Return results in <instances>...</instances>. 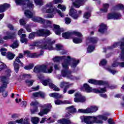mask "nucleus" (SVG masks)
I'll return each mask as SVG.
<instances>
[{
	"mask_svg": "<svg viewBox=\"0 0 124 124\" xmlns=\"http://www.w3.org/2000/svg\"><path fill=\"white\" fill-rule=\"evenodd\" d=\"M15 123H17V124H30V123H29V120L28 119H24L23 120V119H20L16 120V122H10L8 123V124H15Z\"/></svg>",
	"mask_w": 124,
	"mask_h": 124,
	"instance_id": "obj_22",
	"label": "nucleus"
},
{
	"mask_svg": "<svg viewBox=\"0 0 124 124\" xmlns=\"http://www.w3.org/2000/svg\"><path fill=\"white\" fill-rule=\"evenodd\" d=\"M24 55H27L29 58H38L40 56L36 53H31L29 50L24 51Z\"/></svg>",
	"mask_w": 124,
	"mask_h": 124,
	"instance_id": "obj_23",
	"label": "nucleus"
},
{
	"mask_svg": "<svg viewBox=\"0 0 124 124\" xmlns=\"http://www.w3.org/2000/svg\"><path fill=\"white\" fill-rule=\"evenodd\" d=\"M90 108L91 111H92V113H94V112H96L98 110V108L95 106H91Z\"/></svg>",
	"mask_w": 124,
	"mask_h": 124,
	"instance_id": "obj_48",
	"label": "nucleus"
},
{
	"mask_svg": "<svg viewBox=\"0 0 124 124\" xmlns=\"http://www.w3.org/2000/svg\"><path fill=\"white\" fill-rule=\"evenodd\" d=\"M69 15L71 16L73 19H77L79 17V14H77V11L74 10L73 8H71L70 10Z\"/></svg>",
	"mask_w": 124,
	"mask_h": 124,
	"instance_id": "obj_18",
	"label": "nucleus"
},
{
	"mask_svg": "<svg viewBox=\"0 0 124 124\" xmlns=\"http://www.w3.org/2000/svg\"><path fill=\"white\" fill-rule=\"evenodd\" d=\"M62 49V46L61 44H57L56 45V49L57 51H61Z\"/></svg>",
	"mask_w": 124,
	"mask_h": 124,
	"instance_id": "obj_54",
	"label": "nucleus"
},
{
	"mask_svg": "<svg viewBox=\"0 0 124 124\" xmlns=\"http://www.w3.org/2000/svg\"><path fill=\"white\" fill-rule=\"evenodd\" d=\"M107 63V61L105 59H103L100 61V65H106Z\"/></svg>",
	"mask_w": 124,
	"mask_h": 124,
	"instance_id": "obj_56",
	"label": "nucleus"
},
{
	"mask_svg": "<svg viewBox=\"0 0 124 124\" xmlns=\"http://www.w3.org/2000/svg\"><path fill=\"white\" fill-rule=\"evenodd\" d=\"M122 16L119 13H111L109 14L108 16V19L109 20L111 19H121Z\"/></svg>",
	"mask_w": 124,
	"mask_h": 124,
	"instance_id": "obj_15",
	"label": "nucleus"
},
{
	"mask_svg": "<svg viewBox=\"0 0 124 124\" xmlns=\"http://www.w3.org/2000/svg\"><path fill=\"white\" fill-rule=\"evenodd\" d=\"M34 81L33 80H27L26 81V83L27 84V86H29V87H31V86H32V84H33V82Z\"/></svg>",
	"mask_w": 124,
	"mask_h": 124,
	"instance_id": "obj_53",
	"label": "nucleus"
},
{
	"mask_svg": "<svg viewBox=\"0 0 124 124\" xmlns=\"http://www.w3.org/2000/svg\"><path fill=\"white\" fill-rule=\"evenodd\" d=\"M31 106H32L34 108L33 110H31L32 114H34L36 112H38V108H37V105H38V102H32L31 104Z\"/></svg>",
	"mask_w": 124,
	"mask_h": 124,
	"instance_id": "obj_21",
	"label": "nucleus"
},
{
	"mask_svg": "<svg viewBox=\"0 0 124 124\" xmlns=\"http://www.w3.org/2000/svg\"><path fill=\"white\" fill-rule=\"evenodd\" d=\"M118 8H120V9H122V10L124 9V5L122 4L118 5Z\"/></svg>",
	"mask_w": 124,
	"mask_h": 124,
	"instance_id": "obj_64",
	"label": "nucleus"
},
{
	"mask_svg": "<svg viewBox=\"0 0 124 124\" xmlns=\"http://www.w3.org/2000/svg\"><path fill=\"white\" fill-rule=\"evenodd\" d=\"M44 70V64L41 65H37L34 68V72L35 73H39V72H43Z\"/></svg>",
	"mask_w": 124,
	"mask_h": 124,
	"instance_id": "obj_20",
	"label": "nucleus"
},
{
	"mask_svg": "<svg viewBox=\"0 0 124 124\" xmlns=\"http://www.w3.org/2000/svg\"><path fill=\"white\" fill-rule=\"evenodd\" d=\"M23 32H25V31H24V29H21L17 33L18 35H21L22 33H23Z\"/></svg>",
	"mask_w": 124,
	"mask_h": 124,
	"instance_id": "obj_63",
	"label": "nucleus"
},
{
	"mask_svg": "<svg viewBox=\"0 0 124 124\" xmlns=\"http://www.w3.org/2000/svg\"><path fill=\"white\" fill-rule=\"evenodd\" d=\"M17 62H18V63H20L21 66H24V63H23V62H21V61L20 60V58L19 57H16V58L15 60V61L14 62V64H18Z\"/></svg>",
	"mask_w": 124,
	"mask_h": 124,
	"instance_id": "obj_41",
	"label": "nucleus"
},
{
	"mask_svg": "<svg viewBox=\"0 0 124 124\" xmlns=\"http://www.w3.org/2000/svg\"><path fill=\"white\" fill-rule=\"evenodd\" d=\"M91 17V13L86 12L84 14L83 18L84 19H89Z\"/></svg>",
	"mask_w": 124,
	"mask_h": 124,
	"instance_id": "obj_49",
	"label": "nucleus"
},
{
	"mask_svg": "<svg viewBox=\"0 0 124 124\" xmlns=\"http://www.w3.org/2000/svg\"><path fill=\"white\" fill-rule=\"evenodd\" d=\"M33 66H34V65H33V64H30L27 66H25L24 67V69H26V70H30L31 69H32V68H33Z\"/></svg>",
	"mask_w": 124,
	"mask_h": 124,
	"instance_id": "obj_44",
	"label": "nucleus"
},
{
	"mask_svg": "<svg viewBox=\"0 0 124 124\" xmlns=\"http://www.w3.org/2000/svg\"><path fill=\"white\" fill-rule=\"evenodd\" d=\"M32 95L34 97H39V96H40L41 97L43 98L45 96L46 94H45V93L43 92H39L37 93H33Z\"/></svg>",
	"mask_w": 124,
	"mask_h": 124,
	"instance_id": "obj_33",
	"label": "nucleus"
},
{
	"mask_svg": "<svg viewBox=\"0 0 124 124\" xmlns=\"http://www.w3.org/2000/svg\"><path fill=\"white\" fill-rule=\"evenodd\" d=\"M65 23L66 25H69L71 23V19L68 17L65 18Z\"/></svg>",
	"mask_w": 124,
	"mask_h": 124,
	"instance_id": "obj_55",
	"label": "nucleus"
},
{
	"mask_svg": "<svg viewBox=\"0 0 124 124\" xmlns=\"http://www.w3.org/2000/svg\"><path fill=\"white\" fill-rule=\"evenodd\" d=\"M34 1L37 5H43V4L42 0H34Z\"/></svg>",
	"mask_w": 124,
	"mask_h": 124,
	"instance_id": "obj_50",
	"label": "nucleus"
},
{
	"mask_svg": "<svg viewBox=\"0 0 124 124\" xmlns=\"http://www.w3.org/2000/svg\"><path fill=\"white\" fill-rule=\"evenodd\" d=\"M88 83H90V84H93V85H104V84H106V82H104L102 80H96L95 79H90L88 80Z\"/></svg>",
	"mask_w": 124,
	"mask_h": 124,
	"instance_id": "obj_19",
	"label": "nucleus"
},
{
	"mask_svg": "<svg viewBox=\"0 0 124 124\" xmlns=\"http://www.w3.org/2000/svg\"><path fill=\"white\" fill-rule=\"evenodd\" d=\"M70 86L69 83L65 81L62 82L60 83V88H69Z\"/></svg>",
	"mask_w": 124,
	"mask_h": 124,
	"instance_id": "obj_35",
	"label": "nucleus"
},
{
	"mask_svg": "<svg viewBox=\"0 0 124 124\" xmlns=\"http://www.w3.org/2000/svg\"><path fill=\"white\" fill-rule=\"evenodd\" d=\"M67 59L62 63L63 70L61 71V74L63 77H66L72 79V80H74L75 77L71 75V71H68V65H69L70 61H72L71 66L72 68H75L79 63V61L75 58H71L69 56H67Z\"/></svg>",
	"mask_w": 124,
	"mask_h": 124,
	"instance_id": "obj_1",
	"label": "nucleus"
},
{
	"mask_svg": "<svg viewBox=\"0 0 124 124\" xmlns=\"http://www.w3.org/2000/svg\"><path fill=\"white\" fill-rule=\"evenodd\" d=\"M18 46H19V44H18V42L16 41L10 46V47L12 48V49H16V48H17Z\"/></svg>",
	"mask_w": 124,
	"mask_h": 124,
	"instance_id": "obj_45",
	"label": "nucleus"
},
{
	"mask_svg": "<svg viewBox=\"0 0 124 124\" xmlns=\"http://www.w3.org/2000/svg\"><path fill=\"white\" fill-rule=\"evenodd\" d=\"M10 73H11V70L10 69H7L6 71V74H7V77L5 76H2L1 77V80L3 83V85L2 86L0 87V92L2 93L4 92L5 89H6L7 87V84H8L9 78L8 77H10Z\"/></svg>",
	"mask_w": 124,
	"mask_h": 124,
	"instance_id": "obj_5",
	"label": "nucleus"
},
{
	"mask_svg": "<svg viewBox=\"0 0 124 124\" xmlns=\"http://www.w3.org/2000/svg\"><path fill=\"white\" fill-rule=\"evenodd\" d=\"M63 1L62 0H54L53 2L55 4H58V3H62Z\"/></svg>",
	"mask_w": 124,
	"mask_h": 124,
	"instance_id": "obj_60",
	"label": "nucleus"
},
{
	"mask_svg": "<svg viewBox=\"0 0 124 124\" xmlns=\"http://www.w3.org/2000/svg\"><path fill=\"white\" fill-rule=\"evenodd\" d=\"M108 71L110 72V73H112V74H113V75H115V74H116V73H118V72H119L117 70H112L111 69H108Z\"/></svg>",
	"mask_w": 124,
	"mask_h": 124,
	"instance_id": "obj_57",
	"label": "nucleus"
},
{
	"mask_svg": "<svg viewBox=\"0 0 124 124\" xmlns=\"http://www.w3.org/2000/svg\"><path fill=\"white\" fill-rule=\"evenodd\" d=\"M15 57V55L14 54H12L10 52L7 53V58L8 60H13Z\"/></svg>",
	"mask_w": 124,
	"mask_h": 124,
	"instance_id": "obj_42",
	"label": "nucleus"
},
{
	"mask_svg": "<svg viewBox=\"0 0 124 124\" xmlns=\"http://www.w3.org/2000/svg\"><path fill=\"white\" fill-rule=\"evenodd\" d=\"M42 83L43 85H44V86H47V85L48 84L49 88H50V89H53L54 91H55V92H59L60 91V88L54 85L52 82V80H51L50 79L43 80L42 81Z\"/></svg>",
	"mask_w": 124,
	"mask_h": 124,
	"instance_id": "obj_8",
	"label": "nucleus"
},
{
	"mask_svg": "<svg viewBox=\"0 0 124 124\" xmlns=\"http://www.w3.org/2000/svg\"><path fill=\"white\" fill-rule=\"evenodd\" d=\"M78 112V113H83V114H92L93 113L91 108H88L85 109H79Z\"/></svg>",
	"mask_w": 124,
	"mask_h": 124,
	"instance_id": "obj_24",
	"label": "nucleus"
},
{
	"mask_svg": "<svg viewBox=\"0 0 124 124\" xmlns=\"http://www.w3.org/2000/svg\"><path fill=\"white\" fill-rule=\"evenodd\" d=\"M5 67H6V65H5L3 63H0V71H1V70H2V69H4V68H5Z\"/></svg>",
	"mask_w": 124,
	"mask_h": 124,
	"instance_id": "obj_58",
	"label": "nucleus"
},
{
	"mask_svg": "<svg viewBox=\"0 0 124 124\" xmlns=\"http://www.w3.org/2000/svg\"><path fill=\"white\" fill-rule=\"evenodd\" d=\"M75 96L76 97L74 99L75 102H85L86 101V97L82 96L81 93H76Z\"/></svg>",
	"mask_w": 124,
	"mask_h": 124,
	"instance_id": "obj_13",
	"label": "nucleus"
},
{
	"mask_svg": "<svg viewBox=\"0 0 124 124\" xmlns=\"http://www.w3.org/2000/svg\"><path fill=\"white\" fill-rule=\"evenodd\" d=\"M57 7L59 9H61L62 11H65V9H66V7H65L64 5H62L61 4H59Z\"/></svg>",
	"mask_w": 124,
	"mask_h": 124,
	"instance_id": "obj_46",
	"label": "nucleus"
},
{
	"mask_svg": "<svg viewBox=\"0 0 124 124\" xmlns=\"http://www.w3.org/2000/svg\"><path fill=\"white\" fill-rule=\"evenodd\" d=\"M46 13H53L54 11H57L58 14L61 16V17H64V15L63 13H62L61 11H59L57 10L54 6H53V2H50L46 4Z\"/></svg>",
	"mask_w": 124,
	"mask_h": 124,
	"instance_id": "obj_6",
	"label": "nucleus"
},
{
	"mask_svg": "<svg viewBox=\"0 0 124 124\" xmlns=\"http://www.w3.org/2000/svg\"><path fill=\"white\" fill-rule=\"evenodd\" d=\"M7 36H5L3 38V39H4V40H7L8 39H12L13 38H14V37H15V33H12L9 32H7Z\"/></svg>",
	"mask_w": 124,
	"mask_h": 124,
	"instance_id": "obj_28",
	"label": "nucleus"
},
{
	"mask_svg": "<svg viewBox=\"0 0 124 124\" xmlns=\"http://www.w3.org/2000/svg\"><path fill=\"white\" fill-rule=\"evenodd\" d=\"M53 27V31L55 32V33H56V34L57 35H60V34H61V28H60V26L54 24Z\"/></svg>",
	"mask_w": 124,
	"mask_h": 124,
	"instance_id": "obj_32",
	"label": "nucleus"
},
{
	"mask_svg": "<svg viewBox=\"0 0 124 124\" xmlns=\"http://www.w3.org/2000/svg\"><path fill=\"white\" fill-rule=\"evenodd\" d=\"M42 107H46V108L41 109L40 110V112L38 113V115L39 116H41V117H42L43 115H47V114H48V113L50 112V109L52 108V106H51L50 104H46Z\"/></svg>",
	"mask_w": 124,
	"mask_h": 124,
	"instance_id": "obj_12",
	"label": "nucleus"
},
{
	"mask_svg": "<svg viewBox=\"0 0 124 124\" xmlns=\"http://www.w3.org/2000/svg\"><path fill=\"white\" fill-rule=\"evenodd\" d=\"M83 40L82 39V38H74L73 39V41L74 43H75L76 44H78L79 43H81Z\"/></svg>",
	"mask_w": 124,
	"mask_h": 124,
	"instance_id": "obj_38",
	"label": "nucleus"
},
{
	"mask_svg": "<svg viewBox=\"0 0 124 124\" xmlns=\"http://www.w3.org/2000/svg\"><path fill=\"white\" fill-rule=\"evenodd\" d=\"M31 122L33 124H38L39 123V118L34 117L31 118Z\"/></svg>",
	"mask_w": 124,
	"mask_h": 124,
	"instance_id": "obj_36",
	"label": "nucleus"
},
{
	"mask_svg": "<svg viewBox=\"0 0 124 124\" xmlns=\"http://www.w3.org/2000/svg\"><path fill=\"white\" fill-rule=\"evenodd\" d=\"M32 20L33 21V22H35V23L38 22V23H45V20L43 19L41 17H37V16H32Z\"/></svg>",
	"mask_w": 124,
	"mask_h": 124,
	"instance_id": "obj_27",
	"label": "nucleus"
},
{
	"mask_svg": "<svg viewBox=\"0 0 124 124\" xmlns=\"http://www.w3.org/2000/svg\"><path fill=\"white\" fill-rule=\"evenodd\" d=\"M110 5L108 3L104 4L103 5V8L100 9V11L102 13H105L108 11V9Z\"/></svg>",
	"mask_w": 124,
	"mask_h": 124,
	"instance_id": "obj_34",
	"label": "nucleus"
},
{
	"mask_svg": "<svg viewBox=\"0 0 124 124\" xmlns=\"http://www.w3.org/2000/svg\"><path fill=\"white\" fill-rule=\"evenodd\" d=\"M107 30V27L106 26V25L101 23L100 25V28L98 30V31L100 32L101 33H104L105 31Z\"/></svg>",
	"mask_w": 124,
	"mask_h": 124,
	"instance_id": "obj_29",
	"label": "nucleus"
},
{
	"mask_svg": "<svg viewBox=\"0 0 124 124\" xmlns=\"http://www.w3.org/2000/svg\"><path fill=\"white\" fill-rule=\"evenodd\" d=\"M19 23L21 26H24V25H26V21H25L24 18L20 19L19 20Z\"/></svg>",
	"mask_w": 124,
	"mask_h": 124,
	"instance_id": "obj_61",
	"label": "nucleus"
},
{
	"mask_svg": "<svg viewBox=\"0 0 124 124\" xmlns=\"http://www.w3.org/2000/svg\"><path fill=\"white\" fill-rule=\"evenodd\" d=\"M53 65H49V66H47L45 64H44V73L50 74L53 72Z\"/></svg>",
	"mask_w": 124,
	"mask_h": 124,
	"instance_id": "obj_17",
	"label": "nucleus"
},
{
	"mask_svg": "<svg viewBox=\"0 0 124 124\" xmlns=\"http://www.w3.org/2000/svg\"><path fill=\"white\" fill-rule=\"evenodd\" d=\"M119 45L120 46L121 53L119 56L118 60L119 61H124V42H119L115 43L112 46H108V49L112 50V49L117 48ZM119 65L120 66V67H124V62H119Z\"/></svg>",
	"mask_w": 124,
	"mask_h": 124,
	"instance_id": "obj_4",
	"label": "nucleus"
},
{
	"mask_svg": "<svg viewBox=\"0 0 124 124\" xmlns=\"http://www.w3.org/2000/svg\"><path fill=\"white\" fill-rule=\"evenodd\" d=\"M105 83L104 85L105 88H101L100 90L93 89L91 87H90V85H88L87 84H84L83 85V89L85 90V92L86 93H106L107 88H109V89H113V87H111L109 86V84H108V82L106 81H103Z\"/></svg>",
	"mask_w": 124,
	"mask_h": 124,
	"instance_id": "obj_3",
	"label": "nucleus"
},
{
	"mask_svg": "<svg viewBox=\"0 0 124 124\" xmlns=\"http://www.w3.org/2000/svg\"><path fill=\"white\" fill-rule=\"evenodd\" d=\"M66 110H68V112L73 113L76 112V108H74V106H70L66 108Z\"/></svg>",
	"mask_w": 124,
	"mask_h": 124,
	"instance_id": "obj_39",
	"label": "nucleus"
},
{
	"mask_svg": "<svg viewBox=\"0 0 124 124\" xmlns=\"http://www.w3.org/2000/svg\"><path fill=\"white\" fill-rule=\"evenodd\" d=\"M81 122H84L86 124H95L94 116H81Z\"/></svg>",
	"mask_w": 124,
	"mask_h": 124,
	"instance_id": "obj_10",
	"label": "nucleus"
},
{
	"mask_svg": "<svg viewBox=\"0 0 124 124\" xmlns=\"http://www.w3.org/2000/svg\"><path fill=\"white\" fill-rule=\"evenodd\" d=\"M27 35L23 34L21 35L20 41L22 43H27L28 42V39L26 38Z\"/></svg>",
	"mask_w": 124,
	"mask_h": 124,
	"instance_id": "obj_37",
	"label": "nucleus"
},
{
	"mask_svg": "<svg viewBox=\"0 0 124 124\" xmlns=\"http://www.w3.org/2000/svg\"><path fill=\"white\" fill-rule=\"evenodd\" d=\"M50 97H54V98H63V96L62 94H61L57 93H51L49 94Z\"/></svg>",
	"mask_w": 124,
	"mask_h": 124,
	"instance_id": "obj_26",
	"label": "nucleus"
},
{
	"mask_svg": "<svg viewBox=\"0 0 124 124\" xmlns=\"http://www.w3.org/2000/svg\"><path fill=\"white\" fill-rule=\"evenodd\" d=\"M62 60H65V56H63L62 57H56L53 59V61L56 62H60V61Z\"/></svg>",
	"mask_w": 124,
	"mask_h": 124,
	"instance_id": "obj_40",
	"label": "nucleus"
},
{
	"mask_svg": "<svg viewBox=\"0 0 124 124\" xmlns=\"http://www.w3.org/2000/svg\"><path fill=\"white\" fill-rule=\"evenodd\" d=\"M25 29L27 31H29V32H31V26L29 25H27L25 26Z\"/></svg>",
	"mask_w": 124,
	"mask_h": 124,
	"instance_id": "obj_59",
	"label": "nucleus"
},
{
	"mask_svg": "<svg viewBox=\"0 0 124 124\" xmlns=\"http://www.w3.org/2000/svg\"><path fill=\"white\" fill-rule=\"evenodd\" d=\"M14 67L15 72H16V73H18V71H19V69L20 68V67L19 66V64L14 63Z\"/></svg>",
	"mask_w": 124,
	"mask_h": 124,
	"instance_id": "obj_47",
	"label": "nucleus"
},
{
	"mask_svg": "<svg viewBox=\"0 0 124 124\" xmlns=\"http://www.w3.org/2000/svg\"><path fill=\"white\" fill-rule=\"evenodd\" d=\"M110 113H107L105 115H98L97 116H94V120L96 124H102L103 123V121H106L107 120V116H109Z\"/></svg>",
	"mask_w": 124,
	"mask_h": 124,
	"instance_id": "obj_11",
	"label": "nucleus"
},
{
	"mask_svg": "<svg viewBox=\"0 0 124 124\" xmlns=\"http://www.w3.org/2000/svg\"><path fill=\"white\" fill-rule=\"evenodd\" d=\"M9 7H10V5L7 3L0 5V13L4 12L5 10L7 9V8H9Z\"/></svg>",
	"mask_w": 124,
	"mask_h": 124,
	"instance_id": "obj_31",
	"label": "nucleus"
},
{
	"mask_svg": "<svg viewBox=\"0 0 124 124\" xmlns=\"http://www.w3.org/2000/svg\"><path fill=\"white\" fill-rule=\"evenodd\" d=\"M98 41V39L94 37H89L87 38L86 40V43L88 45L89 44H94V43H97Z\"/></svg>",
	"mask_w": 124,
	"mask_h": 124,
	"instance_id": "obj_16",
	"label": "nucleus"
},
{
	"mask_svg": "<svg viewBox=\"0 0 124 124\" xmlns=\"http://www.w3.org/2000/svg\"><path fill=\"white\" fill-rule=\"evenodd\" d=\"M44 46H41L40 45V48L42 49H47V50H54V47L52 46V44H54L55 43V41H51L50 39H48L46 41L44 40L43 42Z\"/></svg>",
	"mask_w": 124,
	"mask_h": 124,
	"instance_id": "obj_7",
	"label": "nucleus"
},
{
	"mask_svg": "<svg viewBox=\"0 0 124 124\" xmlns=\"http://www.w3.org/2000/svg\"><path fill=\"white\" fill-rule=\"evenodd\" d=\"M46 26L47 27H49V28H52V22L47 20L46 21Z\"/></svg>",
	"mask_w": 124,
	"mask_h": 124,
	"instance_id": "obj_62",
	"label": "nucleus"
},
{
	"mask_svg": "<svg viewBox=\"0 0 124 124\" xmlns=\"http://www.w3.org/2000/svg\"><path fill=\"white\" fill-rule=\"evenodd\" d=\"M72 34H74L75 35H76L77 36H78V37H81V36H83V35H82L79 32L77 31H73L71 32H64L62 34V36L63 37V38H65V39H68L72 35Z\"/></svg>",
	"mask_w": 124,
	"mask_h": 124,
	"instance_id": "obj_9",
	"label": "nucleus"
},
{
	"mask_svg": "<svg viewBox=\"0 0 124 124\" xmlns=\"http://www.w3.org/2000/svg\"><path fill=\"white\" fill-rule=\"evenodd\" d=\"M51 34V31L48 30L41 29L37 31V36H48Z\"/></svg>",
	"mask_w": 124,
	"mask_h": 124,
	"instance_id": "obj_14",
	"label": "nucleus"
},
{
	"mask_svg": "<svg viewBox=\"0 0 124 124\" xmlns=\"http://www.w3.org/2000/svg\"><path fill=\"white\" fill-rule=\"evenodd\" d=\"M84 0H76L75 2H73V4L75 7H77V8H79L84 3Z\"/></svg>",
	"mask_w": 124,
	"mask_h": 124,
	"instance_id": "obj_30",
	"label": "nucleus"
},
{
	"mask_svg": "<svg viewBox=\"0 0 124 124\" xmlns=\"http://www.w3.org/2000/svg\"><path fill=\"white\" fill-rule=\"evenodd\" d=\"M5 51H7V49L5 48H1L0 49V51L2 56H5V55H6V52H5Z\"/></svg>",
	"mask_w": 124,
	"mask_h": 124,
	"instance_id": "obj_51",
	"label": "nucleus"
},
{
	"mask_svg": "<svg viewBox=\"0 0 124 124\" xmlns=\"http://www.w3.org/2000/svg\"><path fill=\"white\" fill-rule=\"evenodd\" d=\"M94 50V46L89 45L87 48V52H88V53H92V52H93Z\"/></svg>",
	"mask_w": 124,
	"mask_h": 124,
	"instance_id": "obj_43",
	"label": "nucleus"
},
{
	"mask_svg": "<svg viewBox=\"0 0 124 124\" xmlns=\"http://www.w3.org/2000/svg\"><path fill=\"white\" fill-rule=\"evenodd\" d=\"M36 34V35H37V32H33L31 33L29 35V38H30V39L34 38Z\"/></svg>",
	"mask_w": 124,
	"mask_h": 124,
	"instance_id": "obj_52",
	"label": "nucleus"
},
{
	"mask_svg": "<svg viewBox=\"0 0 124 124\" xmlns=\"http://www.w3.org/2000/svg\"><path fill=\"white\" fill-rule=\"evenodd\" d=\"M54 102L56 105H61V104H70V102L68 101H62L60 99L55 100Z\"/></svg>",
	"mask_w": 124,
	"mask_h": 124,
	"instance_id": "obj_25",
	"label": "nucleus"
},
{
	"mask_svg": "<svg viewBox=\"0 0 124 124\" xmlns=\"http://www.w3.org/2000/svg\"><path fill=\"white\" fill-rule=\"evenodd\" d=\"M28 3V4L27 5L26 8L27 9L25 11L24 14L27 18H32L34 14L31 12V10H29V9L33 8L34 6L32 3H31V2H30V0H16V3L17 5H24L23 9H25V7H26V3Z\"/></svg>",
	"mask_w": 124,
	"mask_h": 124,
	"instance_id": "obj_2",
	"label": "nucleus"
}]
</instances>
